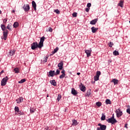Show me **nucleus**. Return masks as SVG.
Returning a JSON list of instances; mask_svg holds the SVG:
<instances>
[{
    "mask_svg": "<svg viewBox=\"0 0 130 130\" xmlns=\"http://www.w3.org/2000/svg\"><path fill=\"white\" fill-rule=\"evenodd\" d=\"M39 48V44L37 43V42H35L31 45V48L32 50H35L36 48Z\"/></svg>",
    "mask_w": 130,
    "mask_h": 130,
    "instance_id": "f257e3e1",
    "label": "nucleus"
},
{
    "mask_svg": "<svg viewBox=\"0 0 130 130\" xmlns=\"http://www.w3.org/2000/svg\"><path fill=\"white\" fill-rule=\"evenodd\" d=\"M98 125L99 126H100V127H98L97 128L96 130H105V129H106V128L107 127L106 125H103V124H102L101 123H99L98 124Z\"/></svg>",
    "mask_w": 130,
    "mask_h": 130,
    "instance_id": "f03ea898",
    "label": "nucleus"
},
{
    "mask_svg": "<svg viewBox=\"0 0 130 130\" xmlns=\"http://www.w3.org/2000/svg\"><path fill=\"white\" fill-rule=\"evenodd\" d=\"M107 121L109 123H111V124H114V123H116L117 122V121L115 119H113L112 118H110L107 119Z\"/></svg>",
    "mask_w": 130,
    "mask_h": 130,
    "instance_id": "7ed1b4c3",
    "label": "nucleus"
},
{
    "mask_svg": "<svg viewBox=\"0 0 130 130\" xmlns=\"http://www.w3.org/2000/svg\"><path fill=\"white\" fill-rule=\"evenodd\" d=\"M8 80H9L8 76H6L5 78H3L1 81V85L6 86L7 84V82H8Z\"/></svg>",
    "mask_w": 130,
    "mask_h": 130,
    "instance_id": "20e7f679",
    "label": "nucleus"
},
{
    "mask_svg": "<svg viewBox=\"0 0 130 130\" xmlns=\"http://www.w3.org/2000/svg\"><path fill=\"white\" fill-rule=\"evenodd\" d=\"M45 39V37H42L40 39V42H39V48H42L43 46V42H44V40Z\"/></svg>",
    "mask_w": 130,
    "mask_h": 130,
    "instance_id": "39448f33",
    "label": "nucleus"
},
{
    "mask_svg": "<svg viewBox=\"0 0 130 130\" xmlns=\"http://www.w3.org/2000/svg\"><path fill=\"white\" fill-rule=\"evenodd\" d=\"M22 8L24 12H29L30 10V6L28 4H24Z\"/></svg>",
    "mask_w": 130,
    "mask_h": 130,
    "instance_id": "423d86ee",
    "label": "nucleus"
},
{
    "mask_svg": "<svg viewBox=\"0 0 130 130\" xmlns=\"http://www.w3.org/2000/svg\"><path fill=\"white\" fill-rule=\"evenodd\" d=\"M117 117H120L122 115V112L120 111V109H118L116 111Z\"/></svg>",
    "mask_w": 130,
    "mask_h": 130,
    "instance_id": "0eeeda50",
    "label": "nucleus"
},
{
    "mask_svg": "<svg viewBox=\"0 0 130 130\" xmlns=\"http://www.w3.org/2000/svg\"><path fill=\"white\" fill-rule=\"evenodd\" d=\"M9 34V31L8 30H6L3 31V36L4 40H7V38L8 37V34Z\"/></svg>",
    "mask_w": 130,
    "mask_h": 130,
    "instance_id": "6e6552de",
    "label": "nucleus"
},
{
    "mask_svg": "<svg viewBox=\"0 0 130 130\" xmlns=\"http://www.w3.org/2000/svg\"><path fill=\"white\" fill-rule=\"evenodd\" d=\"M92 52V50H85V52L87 54V57L89 56H91V52Z\"/></svg>",
    "mask_w": 130,
    "mask_h": 130,
    "instance_id": "1a4fd4ad",
    "label": "nucleus"
},
{
    "mask_svg": "<svg viewBox=\"0 0 130 130\" xmlns=\"http://www.w3.org/2000/svg\"><path fill=\"white\" fill-rule=\"evenodd\" d=\"M80 88L81 91L82 92H85V91H86V87H85V86L82 84L80 85Z\"/></svg>",
    "mask_w": 130,
    "mask_h": 130,
    "instance_id": "9d476101",
    "label": "nucleus"
},
{
    "mask_svg": "<svg viewBox=\"0 0 130 130\" xmlns=\"http://www.w3.org/2000/svg\"><path fill=\"white\" fill-rule=\"evenodd\" d=\"M58 67L59 68V70H61L63 69V63L62 62H61L58 64Z\"/></svg>",
    "mask_w": 130,
    "mask_h": 130,
    "instance_id": "9b49d317",
    "label": "nucleus"
},
{
    "mask_svg": "<svg viewBox=\"0 0 130 130\" xmlns=\"http://www.w3.org/2000/svg\"><path fill=\"white\" fill-rule=\"evenodd\" d=\"M71 93L74 96H76V95L78 94V92H77V90H76V89H75V88H72V89Z\"/></svg>",
    "mask_w": 130,
    "mask_h": 130,
    "instance_id": "f8f14e48",
    "label": "nucleus"
},
{
    "mask_svg": "<svg viewBox=\"0 0 130 130\" xmlns=\"http://www.w3.org/2000/svg\"><path fill=\"white\" fill-rule=\"evenodd\" d=\"M53 76H55V71H50L49 72V75L48 77H53Z\"/></svg>",
    "mask_w": 130,
    "mask_h": 130,
    "instance_id": "ddd939ff",
    "label": "nucleus"
},
{
    "mask_svg": "<svg viewBox=\"0 0 130 130\" xmlns=\"http://www.w3.org/2000/svg\"><path fill=\"white\" fill-rule=\"evenodd\" d=\"M6 28H7V29H8V30L12 31V28H13V24H12V23L8 24V25L6 27Z\"/></svg>",
    "mask_w": 130,
    "mask_h": 130,
    "instance_id": "4468645a",
    "label": "nucleus"
},
{
    "mask_svg": "<svg viewBox=\"0 0 130 130\" xmlns=\"http://www.w3.org/2000/svg\"><path fill=\"white\" fill-rule=\"evenodd\" d=\"M24 99H23V98H19V99H17L16 100L17 103H22V102H23Z\"/></svg>",
    "mask_w": 130,
    "mask_h": 130,
    "instance_id": "2eb2a0df",
    "label": "nucleus"
},
{
    "mask_svg": "<svg viewBox=\"0 0 130 130\" xmlns=\"http://www.w3.org/2000/svg\"><path fill=\"white\" fill-rule=\"evenodd\" d=\"M91 29L92 33H95V32H97V31H98V28H96L94 26L92 27L91 28Z\"/></svg>",
    "mask_w": 130,
    "mask_h": 130,
    "instance_id": "dca6fc26",
    "label": "nucleus"
},
{
    "mask_svg": "<svg viewBox=\"0 0 130 130\" xmlns=\"http://www.w3.org/2000/svg\"><path fill=\"white\" fill-rule=\"evenodd\" d=\"M31 4H32V8H34V9L35 11H36V10H37V9H36V7H37L36 3H35V1H32Z\"/></svg>",
    "mask_w": 130,
    "mask_h": 130,
    "instance_id": "f3484780",
    "label": "nucleus"
},
{
    "mask_svg": "<svg viewBox=\"0 0 130 130\" xmlns=\"http://www.w3.org/2000/svg\"><path fill=\"white\" fill-rule=\"evenodd\" d=\"M97 20H98V19H94L91 20L90 22V24H91V25H95L96 24V23H97Z\"/></svg>",
    "mask_w": 130,
    "mask_h": 130,
    "instance_id": "a211bd4d",
    "label": "nucleus"
},
{
    "mask_svg": "<svg viewBox=\"0 0 130 130\" xmlns=\"http://www.w3.org/2000/svg\"><path fill=\"white\" fill-rule=\"evenodd\" d=\"M15 52L16 50H11L9 54V56H12V55H14V54H15Z\"/></svg>",
    "mask_w": 130,
    "mask_h": 130,
    "instance_id": "6ab92c4d",
    "label": "nucleus"
},
{
    "mask_svg": "<svg viewBox=\"0 0 130 130\" xmlns=\"http://www.w3.org/2000/svg\"><path fill=\"white\" fill-rule=\"evenodd\" d=\"M111 82H112V83H114V85H117L118 84V80L116 79H112Z\"/></svg>",
    "mask_w": 130,
    "mask_h": 130,
    "instance_id": "aec40b11",
    "label": "nucleus"
},
{
    "mask_svg": "<svg viewBox=\"0 0 130 130\" xmlns=\"http://www.w3.org/2000/svg\"><path fill=\"white\" fill-rule=\"evenodd\" d=\"M50 84H51V85H52L53 86H54V87L56 86V82H55V80L50 81Z\"/></svg>",
    "mask_w": 130,
    "mask_h": 130,
    "instance_id": "412c9836",
    "label": "nucleus"
},
{
    "mask_svg": "<svg viewBox=\"0 0 130 130\" xmlns=\"http://www.w3.org/2000/svg\"><path fill=\"white\" fill-rule=\"evenodd\" d=\"M72 125H77L79 124V122L77 121V120L73 119L72 120Z\"/></svg>",
    "mask_w": 130,
    "mask_h": 130,
    "instance_id": "4be33fe9",
    "label": "nucleus"
},
{
    "mask_svg": "<svg viewBox=\"0 0 130 130\" xmlns=\"http://www.w3.org/2000/svg\"><path fill=\"white\" fill-rule=\"evenodd\" d=\"M57 51H58V47H56L55 49H54L53 51L52 52L51 55H52V54H54V53H56Z\"/></svg>",
    "mask_w": 130,
    "mask_h": 130,
    "instance_id": "5701e85b",
    "label": "nucleus"
},
{
    "mask_svg": "<svg viewBox=\"0 0 130 130\" xmlns=\"http://www.w3.org/2000/svg\"><path fill=\"white\" fill-rule=\"evenodd\" d=\"M118 5V6H119V7H121V8H123V1H120Z\"/></svg>",
    "mask_w": 130,
    "mask_h": 130,
    "instance_id": "b1692460",
    "label": "nucleus"
},
{
    "mask_svg": "<svg viewBox=\"0 0 130 130\" xmlns=\"http://www.w3.org/2000/svg\"><path fill=\"white\" fill-rule=\"evenodd\" d=\"M13 27L14 28H18L19 27V23L15 22L13 24Z\"/></svg>",
    "mask_w": 130,
    "mask_h": 130,
    "instance_id": "393cba45",
    "label": "nucleus"
},
{
    "mask_svg": "<svg viewBox=\"0 0 130 130\" xmlns=\"http://www.w3.org/2000/svg\"><path fill=\"white\" fill-rule=\"evenodd\" d=\"M14 71L16 74H18V73H20V70L18 68H15Z\"/></svg>",
    "mask_w": 130,
    "mask_h": 130,
    "instance_id": "a878e982",
    "label": "nucleus"
},
{
    "mask_svg": "<svg viewBox=\"0 0 130 130\" xmlns=\"http://www.w3.org/2000/svg\"><path fill=\"white\" fill-rule=\"evenodd\" d=\"M113 54L114 55L117 56V55H119V53L118 52V51L115 50L113 52Z\"/></svg>",
    "mask_w": 130,
    "mask_h": 130,
    "instance_id": "bb28decb",
    "label": "nucleus"
},
{
    "mask_svg": "<svg viewBox=\"0 0 130 130\" xmlns=\"http://www.w3.org/2000/svg\"><path fill=\"white\" fill-rule=\"evenodd\" d=\"M25 82H26V79H23L19 81L18 83L19 84H23V83H25Z\"/></svg>",
    "mask_w": 130,
    "mask_h": 130,
    "instance_id": "cd10ccee",
    "label": "nucleus"
},
{
    "mask_svg": "<svg viewBox=\"0 0 130 130\" xmlns=\"http://www.w3.org/2000/svg\"><path fill=\"white\" fill-rule=\"evenodd\" d=\"M1 28L3 31H6V25L5 24H1Z\"/></svg>",
    "mask_w": 130,
    "mask_h": 130,
    "instance_id": "c85d7f7f",
    "label": "nucleus"
},
{
    "mask_svg": "<svg viewBox=\"0 0 130 130\" xmlns=\"http://www.w3.org/2000/svg\"><path fill=\"white\" fill-rule=\"evenodd\" d=\"M90 95H91V90L89 89L87 90L86 96H88V97H89V96H90Z\"/></svg>",
    "mask_w": 130,
    "mask_h": 130,
    "instance_id": "c756f323",
    "label": "nucleus"
},
{
    "mask_svg": "<svg viewBox=\"0 0 130 130\" xmlns=\"http://www.w3.org/2000/svg\"><path fill=\"white\" fill-rule=\"evenodd\" d=\"M95 104L98 107H100V106L102 105V103H101L100 102H96Z\"/></svg>",
    "mask_w": 130,
    "mask_h": 130,
    "instance_id": "7c9ffc66",
    "label": "nucleus"
},
{
    "mask_svg": "<svg viewBox=\"0 0 130 130\" xmlns=\"http://www.w3.org/2000/svg\"><path fill=\"white\" fill-rule=\"evenodd\" d=\"M106 103L107 104H111V101H110L109 99H107L106 100Z\"/></svg>",
    "mask_w": 130,
    "mask_h": 130,
    "instance_id": "2f4dec72",
    "label": "nucleus"
},
{
    "mask_svg": "<svg viewBox=\"0 0 130 130\" xmlns=\"http://www.w3.org/2000/svg\"><path fill=\"white\" fill-rule=\"evenodd\" d=\"M30 111V113H34V112H35V109L31 107Z\"/></svg>",
    "mask_w": 130,
    "mask_h": 130,
    "instance_id": "473e14b6",
    "label": "nucleus"
},
{
    "mask_svg": "<svg viewBox=\"0 0 130 130\" xmlns=\"http://www.w3.org/2000/svg\"><path fill=\"white\" fill-rule=\"evenodd\" d=\"M105 118H106L105 115H104V114H102V116L101 118V120H105Z\"/></svg>",
    "mask_w": 130,
    "mask_h": 130,
    "instance_id": "72a5a7b5",
    "label": "nucleus"
},
{
    "mask_svg": "<svg viewBox=\"0 0 130 130\" xmlns=\"http://www.w3.org/2000/svg\"><path fill=\"white\" fill-rule=\"evenodd\" d=\"M60 73V71L58 70H57L56 73L55 72V76H56L57 75H59Z\"/></svg>",
    "mask_w": 130,
    "mask_h": 130,
    "instance_id": "f704fd0d",
    "label": "nucleus"
},
{
    "mask_svg": "<svg viewBox=\"0 0 130 130\" xmlns=\"http://www.w3.org/2000/svg\"><path fill=\"white\" fill-rule=\"evenodd\" d=\"M61 99V94H59L57 99V101H59V100Z\"/></svg>",
    "mask_w": 130,
    "mask_h": 130,
    "instance_id": "c9c22d12",
    "label": "nucleus"
},
{
    "mask_svg": "<svg viewBox=\"0 0 130 130\" xmlns=\"http://www.w3.org/2000/svg\"><path fill=\"white\" fill-rule=\"evenodd\" d=\"M94 81H98V80H99V77L97 76V75H95L94 77Z\"/></svg>",
    "mask_w": 130,
    "mask_h": 130,
    "instance_id": "e433bc0d",
    "label": "nucleus"
},
{
    "mask_svg": "<svg viewBox=\"0 0 130 130\" xmlns=\"http://www.w3.org/2000/svg\"><path fill=\"white\" fill-rule=\"evenodd\" d=\"M101 75V72L100 71L96 72V76L99 77Z\"/></svg>",
    "mask_w": 130,
    "mask_h": 130,
    "instance_id": "4c0bfd02",
    "label": "nucleus"
},
{
    "mask_svg": "<svg viewBox=\"0 0 130 130\" xmlns=\"http://www.w3.org/2000/svg\"><path fill=\"white\" fill-rule=\"evenodd\" d=\"M47 31L48 32H52V28L48 27V29H47Z\"/></svg>",
    "mask_w": 130,
    "mask_h": 130,
    "instance_id": "58836bf2",
    "label": "nucleus"
},
{
    "mask_svg": "<svg viewBox=\"0 0 130 130\" xmlns=\"http://www.w3.org/2000/svg\"><path fill=\"white\" fill-rule=\"evenodd\" d=\"M18 115H19V116L20 115H24V113L21 112L20 111H18Z\"/></svg>",
    "mask_w": 130,
    "mask_h": 130,
    "instance_id": "ea45409f",
    "label": "nucleus"
},
{
    "mask_svg": "<svg viewBox=\"0 0 130 130\" xmlns=\"http://www.w3.org/2000/svg\"><path fill=\"white\" fill-rule=\"evenodd\" d=\"M54 12L58 14L60 13V12L59 11V10H58V9L54 10Z\"/></svg>",
    "mask_w": 130,
    "mask_h": 130,
    "instance_id": "a19ab883",
    "label": "nucleus"
},
{
    "mask_svg": "<svg viewBox=\"0 0 130 130\" xmlns=\"http://www.w3.org/2000/svg\"><path fill=\"white\" fill-rule=\"evenodd\" d=\"M64 77H66V74H62L59 76V79H63Z\"/></svg>",
    "mask_w": 130,
    "mask_h": 130,
    "instance_id": "79ce46f5",
    "label": "nucleus"
},
{
    "mask_svg": "<svg viewBox=\"0 0 130 130\" xmlns=\"http://www.w3.org/2000/svg\"><path fill=\"white\" fill-rule=\"evenodd\" d=\"M108 45L109 47H112V46L113 45V43L110 42L109 44Z\"/></svg>",
    "mask_w": 130,
    "mask_h": 130,
    "instance_id": "37998d69",
    "label": "nucleus"
},
{
    "mask_svg": "<svg viewBox=\"0 0 130 130\" xmlns=\"http://www.w3.org/2000/svg\"><path fill=\"white\" fill-rule=\"evenodd\" d=\"M15 111H16V112H19V107H15Z\"/></svg>",
    "mask_w": 130,
    "mask_h": 130,
    "instance_id": "c03bdc74",
    "label": "nucleus"
},
{
    "mask_svg": "<svg viewBox=\"0 0 130 130\" xmlns=\"http://www.w3.org/2000/svg\"><path fill=\"white\" fill-rule=\"evenodd\" d=\"M77 13L74 12L73 13L72 16H73V17H74L75 18H76V17H77Z\"/></svg>",
    "mask_w": 130,
    "mask_h": 130,
    "instance_id": "a18cd8bd",
    "label": "nucleus"
},
{
    "mask_svg": "<svg viewBox=\"0 0 130 130\" xmlns=\"http://www.w3.org/2000/svg\"><path fill=\"white\" fill-rule=\"evenodd\" d=\"M7 21H8V19L7 18H5V19H4L3 22L4 23V24H6Z\"/></svg>",
    "mask_w": 130,
    "mask_h": 130,
    "instance_id": "49530a36",
    "label": "nucleus"
},
{
    "mask_svg": "<svg viewBox=\"0 0 130 130\" xmlns=\"http://www.w3.org/2000/svg\"><path fill=\"white\" fill-rule=\"evenodd\" d=\"M61 74H62V75H66V71H64V70H63L61 72Z\"/></svg>",
    "mask_w": 130,
    "mask_h": 130,
    "instance_id": "de8ad7c7",
    "label": "nucleus"
},
{
    "mask_svg": "<svg viewBox=\"0 0 130 130\" xmlns=\"http://www.w3.org/2000/svg\"><path fill=\"white\" fill-rule=\"evenodd\" d=\"M47 59H48V57H46L44 61H45V62H47Z\"/></svg>",
    "mask_w": 130,
    "mask_h": 130,
    "instance_id": "09e8293b",
    "label": "nucleus"
},
{
    "mask_svg": "<svg viewBox=\"0 0 130 130\" xmlns=\"http://www.w3.org/2000/svg\"><path fill=\"white\" fill-rule=\"evenodd\" d=\"M126 112H127V113H128L129 114H130V109L129 108L127 109Z\"/></svg>",
    "mask_w": 130,
    "mask_h": 130,
    "instance_id": "8fccbe9b",
    "label": "nucleus"
},
{
    "mask_svg": "<svg viewBox=\"0 0 130 130\" xmlns=\"http://www.w3.org/2000/svg\"><path fill=\"white\" fill-rule=\"evenodd\" d=\"M87 8H89L91 7V3H88L87 5Z\"/></svg>",
    "mask_w": 130,
    "mask_h": 130,
    "instance_id": "3c124183",
    "label": "nucleus"
},
{
    "mask_svg": "<svg viewBox=\"0 0 130 130\" xmlns=\"http://www.w3.org/2000/svg\"><path fill=\"white\" fill-rule=\"evenodd\" d=\"M89 10H90V8H86L85 11H86V12H87V13H88V12H89Z\"/></svg>",
    "mask_w": 130,
    "mask_h": 130,
    "instance_id": "603ef678",
    "label": "nucleus"
},
{
    "mask_svg": "<svg viewBox=\"0 0 130 130\" xmlns=\"http://www.w3.org/2000/svg\"><path fill=\"white\" fill-rule=\"evenodd\" d=\"M4 70H2L1 72H0V76L2 75V74H3V73H4Z\"/></svg>",
    "mask_w": 130,
    "mask_h": 130,
    "instance_id": "864d4df0",
    "label": "nucleus"
},
{
    "mask_svg": "<svg viewBox=\"0 0 130 130\" xmlns=\"http://www.w3.org/2000/svg\"><path fill=\"white\" fill-rule=\"evenodd\" d=\"M111 118H113V119H115V118H114V114L112 115V116L111 117Z\"/></svg>",
    "mask_w": 130,
    "mask_h": 130,
    "instance_id": "5fc2aeb1",
    "label": "nucleus"
},
{
    "mask_svg": "<svg viewBox=\"0 0 130 130\" xmlns=\"http://www.w3.org/2000/svg\"><path fill=\"white\" fill-rule=\"evenodd\" d=\"M125 127H126V128H127V124H125Z\"/></svg>",
    "mask_w": 130,
    "mask_h": 130,
    "instance_id": "6e6d98bb",
    "label": "nucleus"
},
{
    "mask_svg": "<svg viewBox=\"0 0 130 130\" xmlns=\"http://www.w3.org/2000/svg\"><path fill=\"white\" fill-rule=\"evenodd\" d=\"M77 75H78V76H79V75H81V73H77Z\"/></svg>",
    "mask_w": 130,
    "mask_h": 130,
    "instance_id": "4d7b16f0",
    "label": "nucleus"
},
{
    "mask_svg": "<svg viewBox=\"0 0 130 130\" xmlns=\"http://www.w3.org/2000/svg\"><path fill=\"white\" fill-rule=\"evenodd\" d=\"M12 13H15V10H13V11H12Z\"/></svg>",
    "mask_w": 130,
    "mask_h": 130,
    "instance_id": "13d9d810",
    "label": "nucleus"
},
{
    "mask_svg": "<svg viewBox=\"0 0 130 130\" xmlns=\"http://www.w3.org/2000/svg\"><path fill=\"white\" fill-rule=\"evenodd\" d=\"M2 14V11L0 10V14Z\"/></svg>",
    "mask_w": 130,
    "mask_h": 130,
    "instance_id": "bf43d9fd",
    "label": "nucleus"
},
{
    "mask_svg": "<svg viewBox=\"0 0 130 130\" xmlns=\"http://www.w3.org/2000/svg\"><path fill=\"white\" fill-rule=\"evenodd\" d=\"M47 97H49V95H47Z\"/></svg>",
    "mask_w": 130,
    "mask_h": 130,
    "instance_id": "052dcab7",
    "label": "nucleus"
},
{
    "mask_svg": "<svg viewBox=\"0 0 130 130\" xmlns=\"http://www.w3.org/2000/svg\"><path fill=\"white\" fill-rule=\"evenodd\" d=\"M0 61H1V59H0Z\"/></svg>",
    "mask_w": 130,
    "mask_h": 130,
    "instance_id": "680f3d73",
    "label": "nucleus"
}]
</instances>
